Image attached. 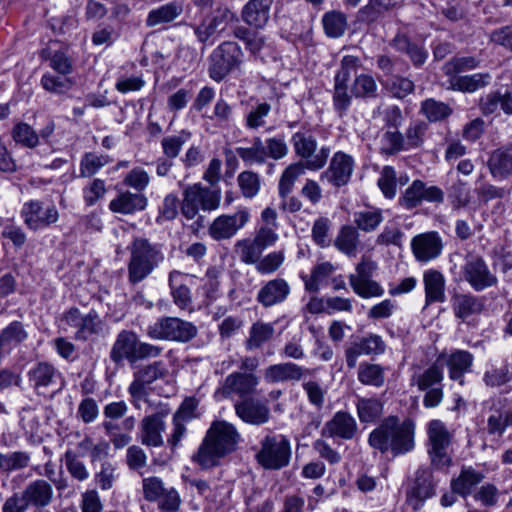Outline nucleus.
<instances>
[{"label":"nucleus","instance_id":"1","mask_svg":"<svg viewBox=\"0 0 512 512\" xmlns=\"http://www.w3.org/2000/svg\"><path fill=\"white\" fill-rule=\"evenodd\" d=\"M239 441L240 434L233 424L214 421L192 460L202 469L218 466L222 458L236 450Z\"/></svg>","mask_w":512,"mask_h":512},{"label":"nucleus","instance_id":"2","mask_svg":"<svg viewBox=\"0 0 512 512\" xmlns=\"http://www.w3.org/2000/svg\"><path fill=\"white\" fill-rule=\"evenodd\" d=\"M368 443L382 454H406L414 447V422L411 419L400 420L397 416H388L369 434Z\"/></svg>","mask_w":512,"mask_h":512},{"label":"nucleus","instance_id":"3","mask_svg":"<svg viewBox=\"0 0 512 512\" xmlns=\"http://www.w3.org/2000/svg\"><path fill=\"white\" fill-rule=\"evenodd\" d=\"M127 249V278L132 285L148 278L164 260L161 246L144 237H135Z\"/></svg>","mask_w":512,"mask_h":512},{"label":"nucleus","instance_id":"4","mask_svg":"<svg viewBox=\"0 0 512 512\" xmlns=\"http://www.w3.org/2000/svg\"><path fill=\"white\" fill-rule=\"evenodd\" d=\"M197 327L178 317L163 316L149 325L146 334L153 340L187 343L197 336Z\"/></svg>","mask_w":512,"mask_h":512},{"label":"nucleus","instance_id":"5","mask_svg":"<svg viewBox=\"0 0 512 512\" xmlns=\"http://www.w3.org/2000/svg\"><path fill=\"white\" fill-rule=\"evenodd\" d=\"M257 463L267 470H280L288 466L291 459V446L284 435H266L260 442L255 455Z\"/></svg>","mask_w":512,"mask_h":512},{"label":"nucleus","instance_id":"6","mask_svg":"<svg viewBox=\"0 0 512 512\" xmlns=\"http://www.w3.org/2000/svg\"><path fill=\"white\" fill-rule=\"evenodd\" d=\"M182 196L180 209L187 219L195 218L200 209L204 211L217 209L221 200L220 191L203 187L201 184L187 185L183 189Z\"/></svg>","mask_w":512,"mask_h":512},{"label":"nucleus","instance_id":"7","mask_svg":"<svg viewBox=\"0 0 512 512\" xmlns=\"http://www.w3.org/2000/svg\"><path fill=\"white\" fill-rule=\"evenodd\" d=\"M244 53L234 41H224L210 55L209 75L220 82L243 62Z\"/></svg>","mask_w":512,"mask_h":512},{"label":"nucleus","instance_id":"8","mask_svg":"<svg viewBox=\"0 0 512 512\" xmlns=\"http://www.w3.org/2000/svg\"><path fill=\"white\" fill-rule=\"evenodd\" d=\"M295 154L305 161L303 165L309 170L322 169L330 155V147L322 146L317 152V140L309 131H298L291 137Z\"/></svg>","mask_w":512,"mask_h":512},{"label":"nucleus","instance_id":"9","mask_svg":"<svg viewBox=\"0 0 512 512\" xmlns=\"http://www.w3.org/2000/svg\"><path fill=\"white\" fill-rule=\"evenodd\" d=\"M427 434L431 464L437 469L449 467L452 464V458L447 453V449L451 443V433L442 421L432 420L428 424Z\"/></svg>","mask_w":512,"mask_h":512},{"label":"nucleus","instance_id":"10","mask_svg":"<svg viewBox=\"0 0 512 512\" xmlns=\"http://www.w3.org/2000/svg\"><path fill=\"white\" fill-rule=\"evenodd\" d=\"M27 379L38 395H44L49 389L60 391L64 386L61 373L49 362H38L27 371Z\"/></svg>","mask_w":512,"mask_h":512},{"label":"nucleus","instance_id":"11","mask_svg":"<svg viewBox=\"0 0 512 512\" xmlns=\"http://www.w3.org/2000/svg\"><path fill=\"white\" fill-rule=\"evenodd\" d=\"M143 497L149 502L159 501L162 510L173 511L178 509L180 498L177 491L166 488L163 481L156 476L146 477L142 480Z\"/></svg>","mask_w":512,"mask_h":512},{"label":"nucleus","instance_id":"12","mask_svg":"<svg viewBox=\"0 0 512 512\" xmlns=\"http://www.w3.org/2000/svg\"><path fill=\"white\" fill-rule=\"evenodd\" d=\"M354 166L351 155L338 151L332 156L328 168L320 174V180L335 188L346 186L352 177Z\"/></svg>","mask_w":512,"mask_h":512},{"label":"nucleus","instance_id":"13","mask_svg":"<svg viewBox=\"0 0 512 512\" xmlns=\"http://www.w3.org/2000/svg\"><path fill=\"white\" fill-rule=\"evenodd\" d=\"M249 219L250 213L246 208H241L232 215L222 214L209 226V235L217 241L230 239L248 223Z\"/></svg>","mask_w":512,"mask_h":512},{"label":"nucleus","instance_id":"14","mask_svg":"<svg viewBox=\"0 0 512 512\" xmlns=\"http://www.w3.org/2000/svg\"><path fill=\"white\" fill-rule=\"evenodd\" d=\"M165 373L163 363L160 361L143 366L134 373V379L128 388V392L136 407L138 402L144 400L148 395L147 386L164 377Z\"/></svg>","mask_w":512,"mask_h":512},{"label":"nucleus","instance_id":"15","mask_svg":"<svg viewBox=\"0 0 512 512\" xmlns=\"http://www.w3.org/2000/svg\"><path fill=\"white\" fill-rule=\"evenodd\" d=\"M259 381V377L254 373L233 372L216 390V395L223 398H229L232 395L246 398L256 392Z\"/></svg>","mask_w":512,"mask_h":512},{"label":"nucleus","instance_id":"16","mask_svg":"<svg viewBox=\"0 0 512 512\" xmlns=\"http://www.w3.org/2000/svg\"><path fill=\"white\" fill-rule=\"evenodd\" d=\"M463 276L476 291H482L497 283L496 276L490 271L483 258L479 256H470L466 259Z\"/></svg>","mask_w":512,"mask_h":512},{"label":"nucleus","instance_id":"17","mask_svg":"<svg viewBox=\"0 0 512 512\" xmlns=\"http://www.w3.org/2000/svg\"><path fill=\"white\" fill-rule=\"evenodd\" d=\"M235 414L245 423L264 425L271 417L270 408L265 401L246 397L234 404Z\"/></svg>","mask_w":512,"mask_h":512},{"label":"nucleus","instance_id":"18","mask_svg":"<svg viewBox=\"0 0 512 512\" xmlns=\"http://www.w3.org/2000/svg\"><path fill=\"white\" fill-rule=\"evenodd\" d=\"M22 217L25 224L32 230H39L55 223L59 218V213L54 205L43 208L39 201H30L24 204Z\"/></svg>","mask_w":512,"mask_h":512},{"label":"nucleus","instance_id":"19","mask_svg":"<svg viewBox=\"0 0 512 512\" xmlns=\"http://www.w3.org/2000/svg\"><path fill=\"white\" fill-rule=\"evenodd\" d=\"M385 350L382 338L375 334L353 341L345 350L347 366L350 369L356 367L358 358L362 355L381 354Z\"/></svg>","mask_w":512,"mask_h":512},{"label":"nucleus","instance_id":"20","mask_svg":"<svg viewBox=\"0 0 512 512\" xmlns=\"http://www.w3.org/2000/svg\"><path fill=\"white\" fill-rule=\"evenodd\" d=\"M310 372L311 370L309 368H305L294 362H282L265 368L264 379L270 384L298 382L306 375L310 374Z\"/></svg>","mask_w":512,"mask_h":512},{"label":"nucleus","instance_id":"21","mask_svg":"<svg viewBox=\"0 0 512 512\" xmlns=\"http://www.w3.org/2000/svg\"><path fill=\"white\" fill-rule=\"evenodd\" d=\"M438 361L446 364L449 371V378L464 384V374L470 372L474 362V356L467 350L455 349L449 354H441Z\"/></svg>","mask_w":512,"mask_h":512},{"label":"nucleus","instance_id":"22","mask_svg":"<svg viewBox=\"0 0 512 512\" xmlns=\"http://www.w3.org/2000/svg\"><path fill=\"white\" fill-rule=\"evenodd\" d=\"M138 340V335L134 331H120L110 350L111 361L115 364H121L124 360L130 364L135 363Z\"/></svg>","mask_w":512,"mask_h":512},{"label":"nucleus","instance_id":"23","mask_svg":"<svg viewBox=\"0 0 512 512\" xmlns=\"http://www.w3.org/2000/svg\"><path fill=\"white\" fill-rule=\"evenodd\" d=\"M357 431L355 419L344 411H339L325 423L321 430L323 437L341 438L344 440L352 439Z\"/></svg>","mask_w":512,"mask_h":512},{"label":"nucleus","instance_id":"24","mask_svg":"<svg viewBox=\"0 0 512 512\" xmlns=\"http://www.w3.org/2000/svg\"><path fill=\"white\" fill-rule=\"evenodd\" d=\"M291 292L289 283L284 278H274L267 281L257 293V301L263 307L269 308L287 300Z\"/></svg>","mask_w":512,"mask_h":512},{"label":"nucleus","instance_id":"25","mask_svg":"<svg viewBox=\"0 0 512 512\" xmlns=\"http://www.w3.org/2000/svg\"><path fill=\"white\" fill-rule=\"evenodd\" d=\"M148 199L143 193L129 190L119 192L109 203L111 212L121 215H134L146 209Z\"/></svg>","mask_w":512,"mask_h":512},{"label":"nucleus","instance_id":"26","mask_svg":"<svg viewBox=\"0 0 512 512\" xmlns=\"http://www.w3.org/2000/svg\"><path fill=\"white\" fill-rule=\"evenodd\" d=\"M23 497L29 506L37 509L49 506L54 497L52 485L45 479H36L29 482L23 489Z\"/></svg>","mask_w":512,"mask_h":512},{"label":"nucleus","instance_id":"27","mask_svg":"<svg viewBox=\"0 0 512 512\" xmlns=\"http://www.w3.org/2000/svg\"><path fill=\"white\" fill-rule=\"evenodd\" d=\"M491 176L496 180H505L512 175V144L491 152L487 161Z\"/></svg>","mask_w":512,"mask_h":512},{"label":"nucleus","instance_id":"28","mask_svg":"<svg viewBox=\"0 0 512 512\" xmlns=\"http://www.w3.org/2000/svg\"><path fill=\"white\" fill-rule=\"evenodd\" d=\"M164 430L165 423L161 415L145 416L141 421V442L146 446H162L164 443L162 432Z\"/></svg>","mask_w":512,"mask_h":512},{"label":"nucleus","instance_id":"29","mask_svg":"<svg viewBox=\"0 0 512 512\" xmlns=\"http://www.w3.org/2000/svg\"><path fill=\"white\" fill-rule=\"evenodd\" d=\"M271 6L257 0H249L242 8L241 19L252 28L262 29L269 21Z\"/></svg>","mask_w":512,"mask_h":512},{"label":"nucleus","instance_id":"30","mask_svg":"<svg viewBox=\"0 0 512 512\" xmlns=\"http://www.w3.org/2000/svg\"><path fill=\"white\" fill-rule=\"evenodd\" d=\"M187 275L178 270H173L169 273V287L174 304L182 309H190L192 306V296L189 287L184 282Z\"/></svg>","mask_w":512,"mask_h":512},{"label":"nucleus","instance_id":"31","mask_svg":"<svg viewBox=\"0 0 512 512\" xmlns=\"http://www.w3.org/2000/svg\"><path fill=\"white\" fill-rule=\"evenodd\" d=\"M483 479L484 475L473 467H463L460 474L451 479L450 488L454 493L466 498Z\"/></svg>","mask_w":512,"mask_h":512},{"label":"nucleus","instance_id":"32","mask_svg":"<svg viewBox=\"0 0 512 512\" xmlns=\"http://www.w3.org/2000/svg\"><path fill=\"white\" fill-rule=\"evenodd\" d=\"M183 13V4L171 1L152 9L145 20L147 27H156L173 22Z\"/></svg>","mask_w":512,"mask_h":512},{"label":"nucleus","instance_id":"33","mask_svg":"<svg viewBox=\"0 0 512 512\" xmlns=\"http://www.w3.org/2000/svg\"><path fill=\"white\" fill-rule=\"evenodd\" d=\"M490 411L487 432L489 435L501 437L508 427H512V410L498 401L493 404Z\"/></svg>","mask_w":512,"mask_h":512},{"label":"nucleus","instance_id":"34","mask_svg":"<svg viewBox=\"0 0 512 512\" xmlns=\"http://www.w3.org/2000/svg\"><path fill=\"white\" fill-rule=\"evenodd\" d=\"M443 250V241L435 232H426L418 235V261L429 262L438 258Z\"/></svg>","mask_w":512,"mask_h":512},{"label":"nucleus","instance_id":"35","mask_svg":"<svg viewBox=\"0 0 512 512\" xmlns=\"http://www.w3.org/2000/svg\"><path fill=\"white\" fill-rule=\"evenodd\" d=\"M451 304L455 316L463 321L479 314L483 309L482 299L472 294H455L451 298Z\"/></svg>","mask_w":512,"mask_h":512},{"label":"nucleus","instance_id":"36","mask_svg":"<svg viewBox=\"0 0 512 512\" xmlns=\"http://www.w3.org/2000/svg\"><path fill=\"white\" fill-rule=\"evenodd\" d=\"M334 246L343 254L355 257L361 247L357 228L351 225L341 227L334 240Z\"/></svg>","mask_w":512,"mask_h":512},{"label":"nucleus","instance_id":"37","mask_svg":"<svg viewBox=\"0 0 512 512\" xmlns=\"http://www.w3.org/2000/svg\"><path fill=\"white\" fill-rule=\"evenodd\" d=\"M426 303L443 302L445 299V279L441 272L430 269L423 275Z\"/></svg>","mask_w":512,"mask_h":512},{"label":"nucleus","instance_id":"38","mask_svg":"<svg viewBox=\"0 0 512 512\" xmlns=\"http://www.w3.org/2000/svg\"><path fill=\"white\" fill-rule=\"evenodd\" d=\"M28 338L24 324L20 321H13L0 332V345L5 350H11Z\"/></svg>","mask_w":512,"mask_h":512},{"label":"nucleus","instance_id":"39","mask_svg":"<svg viewBox=\"0 0 512 512\" xmlns=\"http://www.w3.org/2000/svg\"><path fill=\"white\" fill-rule=\"evenodd\" d=\"M305 169H307L306 166L301 162L292 163L286 167L280 177L278 184L279 196L282 199H285L290 195L293 190L295 181L304 174Z\"/></svg>","mask_w":512,"mask_h":512},{"label":"nucleus","instance_id":"40","mask_svg":"<svg viewBox=\"0 0 512 512\" xmlns=\"http://www.w3.org/2000/svg\"><path fill=\"white\" fill-rule=\"evenodd\" d=\"M103 331V323L95 310H90L84 315L80 329L75 332V339L87 341L95 335L101 334Z\"/></svg>","mask_w":512,"mask_h":512},{"label":"nucleus","instance_id":"41","mask_svg":"<svg viewBox=\"0 0 512 512\" xmlns=\"http://www.w3.org/2000/svg\"><path fill=\"white\" fill-rule=\"evenodd\" d=\"M352 91L349 92L348 83L335 82L333 85V108L339 117H344L353 101Z\"/></svg>","mask_w":512,"mask_h":512},{"label":"nucleus","instance_id":"42","mask_svg":"<svg viewBox=\"0 0 512 512\" xmlns=\"http://www.w3.org/2000/svg\"><path fill=\"white\" fill-rule=\"evenodd\" d=\"M377 91L378 86L373 76L364 73L355 76L352 83V94L355 98H375Z\"/></svg>","mask_w":512,"mask_h":512},{"label":"nucleus","instance_id":"43","mask_svg":"<svg viewBox=\"0 0 512 512\" xmlns=\"http://www.w3.org/2000/svg\"><path fill=\"white\" fill-rule=\"evenodd\" d=\"M237 155L248 165L262 164L267 159L266 148L260 137H255L251 147L236 148Z\"/></svg>","mask_w":512,"mask_h":512},{"label":"nucleus","instance_id":"44","mask_svg":"<svg viewBox=\"0 0 512 512\" xmlns=\"http://www.w3.org/2000/svg\"><path fill=\"white\" fill-rule=\"evenodd\" d=\"M357 413L361 422H373L382 415L383 404L378 399L361 398L357 402Z\"/></svg>","mask_w":512,"mask_h":512},{"label":"nucleus","instance_id":"45","mask_svg":"<svg viewBox=\"0 0 512 512\" xmlns=\"http://www.w3.org/2000/svg\"><path fill=\"white\" fill-rule=\"evenodd\" d=\"M358 380L364 385L381 387L385 381L384 370L378 364L362 363L358 369Z\"/></svg>","mask_w":512,"mask_h":512},{"label":"nucleus","instance_id":"46","mask_svg":"<svg viewBox=\"0 0 512 512\" xmlns=\"http://www.w3.org/2000/svg\"><path fill=\"white\" fill-rule=\"evenodd\" d=\"M191 132L188 130H181L179 133L171 136H166L161 141L163 154L170 159L176 158L184 144L191 139Z\"/></svg>","mask_w":512,"mask_h":512},{"label":"nucleus","instance_id":"47","mask_svg":"<svg viewBox=\"0 0 512 512\" xmlns=\"http://www.w3.org/2000/svg\"><path fill=\"white\" fill-rule=\"evenodd\" d=\"M274 334V327L267 323H255L250 329L249 338L246 341V349L254 350L260 348L270 340Z\"/></svg>","mask_w":512,"mask_h":512},{"label":"nucleus","instance_id":"48","mask_svg":"<svg viewBox=\"0 0 512 512\" xmlns=\"http://www.w3.org/2000/svg\"><path fill=\"white\" fill-rule=\"evenodd\" d=\"M491 79L489 73H477L456 77L452 81L454 88L463 92H474L479 88L485 87Z\"/></svg>","mask_w":512,"mask_h":512},{"label":"nucleus","instance_id":"49","mask_svg":"<svg viewBox=\"0 0 512 512\" xmlns=\"http://www.w3.org/2000/svg\"><path fill=\"white\" fill-rule=\"evenodd\" d=\"M349 283L353 291L362 298H371L382 296L384 290L372 279H357L349 275Z\"/></svg>","mask_w":512,"mask_h":512},{"label":"nucleus","instance_id":"50","mask_svg":"<svg viewBox=\"0 0 512 512\" xmlns=\"http://www.w3.org/2000/svg\"><path fill=\"white\" fill-rule=\"evenodd\" d=\"M235 251L241 262L247 265H256L263 254V251L253 242L252 239L239 240L235 244Z\"/></svg>","mask_w":512,"mask_h":512},{"label":"nucleus","instance_id":"51","mask_svg":"<svg viewBox=\"0 0 512 512\" xmlns=\"http://www.w3.org/2000/svg\"><path fill=\"white\" fill-rule=\"evenodd\" d=\"M383 216L379 209H367L359 211L354 214V222L358 229L365 232H371L375 230L382 222Z\"/></svg>","mask_w":512,"mask_h":512},{"label":"nucleus","instance_id":"52","mask_svg":"<svg viewBox=\"0 0 512 512\" xmlns=\"http://www.w3.org/2000/svg\"><path fill=\"white\" fill-rule=\"evenodd\" d=\"M271 112V105L267 102H258L252 106L245 117V126L248 129L256 130L266 124V117Z\"/></svg>","mask_w":512,"mask_h":512},{"label":"nucleus","instance_id":"53","mask_svg":"<svg viewBox=\"0 0 512 512\" xmlns=\"http://www.w3.org/2000/svg\"><path fill=\"white\" fill-rule=\"evenodd\" d=\"M284 251H274L259 259L255 268L261 275H269L276 272L284 263Z\"/></svg>","mask_w":512,"mask_h":512},{"label":"nucleus","instance_id":"54","mask_svg":"<svg viewBox=\"0 0 512 512\" xmlns=\"http://www.w3.org/2000/svg\"><path fill=\"white\" fill-rule=\"evenodd\" d=\"M443 380V369L440 361H436L430 366L423 375L418 378V389L426 390L429 388H435L436 386H442Z\"/></svg>","mask_w":512,"mask_h":512},{"label":"nucleus","instance_id":"55","mask_svg":"<svg viewBox=\"0 0 512 512\" xmlns=\"http://www.w3.org/2000/svg\"><path fill=\"white\" fill-rule=\"evenodd\" d=\"M12 137L17 142L28 148L38 145L39 136L27 123H18L12 130Z\"/></svg>","mask_w":512,"mask_h":512},{"label":"nucleus","instance_id":"56","mask_svg":"<svg viewBox=\"0 0 512 512\" xmlns=\"http://www.w3.org/2000/svg\"><path fill=\"white\" fill-rule=\"evenodd\" d=\"M323 26L329 37H340L346 28V18L338 12L326 13L323 17Z\"/></svg>","mask_w":512,"mask_h":512},{"label":"nucleus","instance_id":"57","mask_svg":"<svg viewBox=\"0 0 512 512\" xmlns=\"http://www.w3.org/2000/svg\"><path fill=\"white\" fill-rule=\"evenodd\" d=\"M237 182L244 197L252 198L258 194L260 189V178L257 173L252 171H243L238 175Z\"/></svg>","mask_w":512,"mask_h":512},{"label":"nucleus","instance_id":"58","mask_svg":"<svg viewBox=\"0 0 512 512\" xmlns=\"http://www.w3.org/2000/svg\"><path fill=\"white\" fill-rule=\"evenodd\" d=\"M41 85L50 93L60 94L68 91L72 87L73 82L63 75L55 76L46 73L41 78Z\"/></svg>","mask_w":512,"mask_h":512},{"label":"nucleus","instance_id":"59","mask_svg":"<svg viewBox=\"0 0 512 512\" xmlns=\"http://www.w3.org/2000/svg\"><path fill=\"white\" fill-rule=\"evenodd\" d=\"M150 183L149 174L141 167H134L123 178V184L133 188L137 193L144 191Z\"/></svg>","mask_w":512,"mask_h":512},{"label":"nucleus","instance_id":"60","mask_svg":"<svg viewBox=\"0 0 512 512\" xmlns=\"http://www.w3.org/2000/svg\"><path fill=\"white\" fill-rule=\"evenodd\" d=\"M361 66V61L353 55H346L340 61V67L335 74L334 81L348 83L351 75L355 74Z\"/></svg>","mask_w":512,"mask_h":512},{"label":"nucleus","instance_id":"61","mask_svg":"<svg viewBox=\"0 0 512 512\" xmlns=\"http://www.w3.org/2000/svg\"><path fill=\"white\" fill-rule=\"evenodd\" d=\"M65 465L70 475L78 480L85 481L89 477V472L85 464L79 460L78 456L71 450L64 454Z\"/></svg>","mask_w":512,"mask_h":512},{"label":"nucleus","instance_id":"62","mask_svg":"<svg viewBox=\"0 0 512 512\" xmlns=\"http://www.w3.org/2000/svg\"><path fill=\"white\" fill-rule=\"evenodd\" d=\"M109 161L108 156L86 153L80 163V176L91 177Z\"/></svg>","mask_w":512,"mask_h":512},{"label":"nucleus","instance_id":"63","mask_svg":"<svg viewBox=\"0 0 512 512\" xmlns=\"http://www.w3.org/2000/svg\"><path fill=\"white\" fill-rule=\"evenodd\" d=\"M99 415V407L95 399L87 397L81 400L77 409V417L85 424L94 422Z\"/></svg>","mask_w":512,"mask_h":512},{"label":"nucleus","instance_id":"64","mask_svg":"<svg viewBox=\"0 0 512 512\" xmlns=\"http://www.w3.org/2000/svg\"><path fill=\"white\" fill-rule=\"evenodd\" d=\"M490 42L512 52V23L493 30L489 36Z\"/></svg>","mask_w":512,"mask_h":512}]
</instances>
